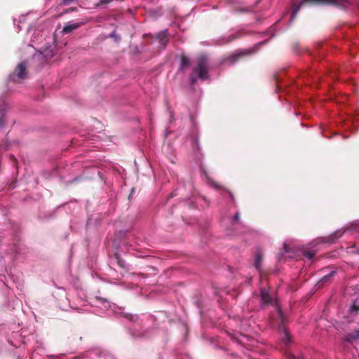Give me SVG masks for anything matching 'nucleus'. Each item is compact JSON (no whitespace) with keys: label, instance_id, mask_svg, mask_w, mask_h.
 Listing matches in <instances>:
<instances>
[{"label":"nucleus","instance_id":"obj_13","mask_svg":"<svg viewBox=\"0 0 359 359\" xmlns=\"http://www.w3.org/2000/svg\"><path fill=\"white\" fill-rule=\"evenodd\" d=\"M158 39L162 45H165L168 39L165 32H161L158 34Z\"/></svg>","mask_w":359,"mask_h":359},{"label":"nucleus","instance_id":"obj_15","mask_svg":"<svg viewBox=\"0 0 359 359\" xmlns=\"http://www.w3.org/2000/svg\"><path fill=\"white\" fill-rule=\"evenodd\" d=\"M303 255L306 258L311 259L314 257L315 252H312L311 251H304Z\"/></svg>","mask_w":359,"mask_h":359},{"label":"nucleus","instance_id":"obj_5","mask_svg":"<svg viewBox=\"0 0 359 359\" xmlns=\"http://www.w3.org/2000/svg\"><path fill=\"white\" fill-rule=\"evenodd\" d=\"M260 296L262 299V304L271 305L275 306V311L273 313L271 320L273 318H277L276 316V309L278 307L280 309V306L277 304L276 300L272 297V295L269 292V290L266 288H262L260 291Z\"/></svg>","mask_w":359,"mask_h":359},{"label":"nucleus","instance_id":"obj_25","mask_svg":"<svg viewBox=\"0 0 359 359\" xmlns=\"http://www.w3.org/2000/svg\"><path fill=\"white\" fill-rule=\"evenodd\" d=\"M230 197L231 198L232 201H234V196L231 192H229Z\"/></svg>","mask_w":359,"mask_h":359},{"label":"nucleus","instance_id":"obj_10","mask_svg":"<svg viewBox=\"0 0 359 359\" xmlns=\"http://www.w3.org/2000/svg\"><path fill=\"white\" fill-rule=\"evenodd\" d=\"M263 261V255L260 250H257L255 255V266L259 271L262 270V262Z\"/></svg>","mask_w":359,"mask_h":359},{"label":"nucleus","instance_id":"obj_22","mask_svg":"<svg viewBox=\"0 0 359 359\" xmlns=\"http://www.w3.org/2000/svg\"><path fill=\"white\" fill-rule=\"evenodd\" d=\"M239 217H240L239 213L238 212L236 213L233 217V221L237 222L239 219Z\"/></svg>","mask_w":359,"mask_h":359},{"label":"nucleus","instance_id":"obj_17","mask_svg":"<svg viewBox=\"0 0 359 359\" xmlns=\"http://www.w3.org/2000/svg\"><path fill=\"white\" fill-rule=\"evenodd\" d=\"M351 311L358 313L359 311V305H356L355 303H353L351 307Z\"/></svg>","mask_w":359,"mask_h":359},{"label":"nucleus","instance_id":"obj_9","mask_svg":"<svg viewBox=\"0 0 359 359\" xmlns=\"http://www.w3.org/2000/svg\"><path fill=\"white\" fill-rule=\"evenodd\" d=\"M81 25L82 23L81 22H73L66 25L62 29V32L65 34H69L74 30L78 29Z\"/></svg>","mask_w":359,"mask_h":359},{"label":"nucleus","instance_id":"obj_1","mask_svg":"<svg viewBox=\"0 0 359 359\" xmlns=\"http://www.w3.org/2000/svg\"><path fill=\"white\" fill-rule=\"evenodd\" d=\"M196 65L193 68L189 76V80L192 85L197 82L198 76L201 80H207L208 76V59L205 55H200L196 59Z\"/></svg>","mask_w":359,"mask_h":359},{"label":"nucleus","instance_id":"obj_23","mask_svg":"<svg viewBox=\"0 0 359 359\" xmlns=\"http://www.w3.org/2000/svg\"><path fill=\"white\" fill-rule=\"evenodd\" d=\"M288 357L290 359H304L303 358H301V357L296 358L294 355H293L291 353L289 354Z\"/></svg>","mask_w":359,"mask_h":359},{"label":"nucleus","instance_id":"obj_3","mask_svg":"<svg viewBox=\"0 0 359 359\" xmlns=\"http://www.w3.org/2000/svg\"><path fill=\"white\" fill-rule=\"evenodd\" d=\"M276 316L277 318H273L270 320V324L273 327L278 329L283 333L282 343L285 347H288L292 342V337L285 327L287 318L278 307L276 309Z\"/></svg>","mask_w":359,"mask_h":359},{"label":"nucleus","instance_id":"obj_8","mask_svg":"<svg viewBox=\"0 0 359 359\" xmlns=\"http://www.w3.org/2000/svg\"><path fill=\"white\" fill-rule=\"evenodd\" d=\"M336 274L335 271H332L324 276L317 283L316 286L318 289L323 287V286L331 283L334 276Z\"/></svg>","mask_w":359,"mask_h":359},{"label":"nucleus","instance_id":"obj_26","mask_svg":"<svg viewBox=\"0 0 359 359\" xmlns=\"http://www.w3.org/2000/svg\"><path fill=\"white\" fill-rule=\"evenodd\" d=\"M283 255V254H281L279 257H278V259L280 260V257L281 256Z\"/></svg>","mask_w":359,"mask_h":359},{"label":"nucleus","instance_id":"obj_21","mask_svg":"<svg viewBox=\"0 0 359 359\" xmlns=\"http://www.w3.org/2000/svg\"><path fill=\"white\" fill-rule=\"evenodd\" d=\"M237 36H236L234 34H231L229 36L228 38V40H227V43H229L231 42V41H233V39H236Z\"/></svg>","mask_w":359,"mask_h":359},{"label":"nucleus","instance_id":"obj_4","mask_svg":"<svg viewBox=\"0 0 359 359\" xmlns=\"http://www.w3.org/2000/svg\"><path fill=\"white\" fill-rule=\"evenodd\" d=\"M359 227V220L355 221L350 224V225L344 229H339L331 233L327 237L321 238V242L328 243L330 244L334 243L338 238H339L346 231L355 229Z\"/></svg>","mask_w":359,"mask_h":359},{"label":"nucleus","instance_id":"obj_20","mask_svg":"<svg viewBox=\"0 0 359 359\" xmlns=\"http://www.w3.org/2000/svg\"><path fill=\"white\" fill-rule=\"evenodd\" d=\"M110 36H111V37H114V38H115V39H116V41H119V40L121 39V37H120V36H116V35L115 32H113L110 34Z\"/></svg>","mask_w":359,"mask_h":359},{"label":"nucleus","instance_id":"obj_12","mask_svg":"<svg viewBox=\"0 0 359 359\" xmlns=\"http://www.w3.org/2000/svg\"><path fill=\"white\" fill-rule=\"evenodd\" d=\"M250 53H251V52L250 51H248V50L239 51V52H237V53H234L233 55H232L229 57V60L231 61V63H234L235 62H236L238 60V59L240 57H243V56L249 55Z\"/></svg>","mask_w":359,"mask_h":359},{"label":"nucleus","instance_id":"obj_11","mask_svg":"<svg viewBox=\"0 0 359 359\" xmlns=\"http://www.w3.org/2000/svg\"><path fill=\"white\" fill-rule=\"evenodd\" d=\"M191 65L190 60L186 55H182L181 57V63L179 67V71L184 72L186 68L189 67Z\"/></svg>","mask_w":359,"mask_h":359},{"label":"nucleus","instance_id":"obj_16","mask_svg":"<svg viewBox=\"0 0 359 359\" xmlns=\"http://www.w3.org/2000/svg\"><path fill=\"white\" fill-rule=\"evenodd\" d=\"M112 0H100V1L96 4V6L97 7V6H102V5L108 4Z\"/></svg>","mask_w":359,"mask_h":359},{"label":"nucleus","instance_id":"obj_18","mask_svg":"<svg viewBox=\"0 0 359 359\" xmlns=\"http://www.w3.org/2000/svg\"><path fill=\"white\" fill-rule=\"evenodd\" d=\"M117 263L121 268H125V262L116 256Z\"/></svg>","mask_w":359,"mask_h":359},{"label":"nucleus","instance_id":"obj_2","mask_svg":"<svg viewBox=\"0 0 359 359\" xmlns=\"http://www.w3.org/2000/svg\"><path fill=\"white\" fill-rule=\"evenodd\" d=\"M347 3V0H302L299 4L294 5L290 20H294L303 6H333L345 8Z\"/></svg>","mask_w":359,"mask_h":359},{"label":"nucleus","instance_id":"obj_24","mask_svg":"<svg viewBox=\"0 0 359 359\" xmlns=\"http://www.w3.org/2000/svg\"><path fill=\"white\" fill-rule=\"evenodd\" d=\"M11 159L13 162V163H16V159L13 156H11Z\"/></svg>","mask_w":359,"mask_h":359},{"label":"nucleus","instance_id":"obj_7","mask_svg":"<svg viewBox=\"0 0 359 359\" xmlns=\"http://www.w3.org/2000/svg\"><path fill=\"white\" fill-rule=\"evenodd\" d=\"M344 341L349 344H355L359 342V330H354L344 335Z\"/></svg>","mask_w":359,"mask_h":359},{"label":"nucleus","instance_id":"obj_14","mask_svg":"<svg viewBox=\"0 0 359 359\" xmlns=\"http://www.w3.org/2000/svg\"><path fill=\"white\" fill-rule=\"evenodd\" d=\"M2 109H0V128L4 126L5 123H6V119H5V116L4 114L2 113Z\"/></svg>","mask_w":359,"mask_h":359},{"label":"nucleus","instance_id":"obj_19","mask_svg":"<svg viewBox=\"0 0 359 359\" xmlns=\"http://www.w3.org/2000/svg\"><path fill=\"white\" fill-rule=\"evenodd\" d=\"M283 250L285 253H287L290 252V248L287 243L283 244Z\"/></svg>","mask_w":359,"mask_h":359},{"label":"nucleus","instance_id":"obj_6","mask_svg":"<svg viewBox=\"0 0 359 359\" xmlns=\"http://www.w3.org/2000/svg\"><path fill=\"white\" fill-rule=\"evenodd\" d=\"M27 74L26 65L25 62H21L16 67L14 72L10 75L9 78L13 81H18L20 79H26Z\"/></svg>","mask_w":359,"mask_h":359}]
</instances>
